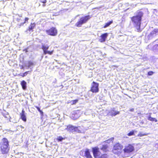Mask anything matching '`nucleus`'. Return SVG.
I'll return each mask as SVG.
<instances>
[{
    "label": "nucleus",
    "instance_id": "obj_1",
    "mask_svg": "<svg viewBox=\"0 0 158 158\" xmlns=\"http://www.w3.org/2000/svg\"><path fill=\"white\" fill-rule=\"evenodd\" d=\"M0 150L2 154H7L10 151L9 142L7 139L3 138L0 142Z\"/></svg>",
    "mask_w": 158,
    "mask_h": 158
},
{
    "label": "nucleus",
    "instance_id": "obj_2",
    "mask_svg": "<svg viewBox=\"0 0 158 158\" xmlns=\"http://www.w3.org/2000/svg\"><path fill=\"white\" fill-rule=\"evenodd\" d=\"M137 14L136 15L131 17V19L132 22L136 25V26H138V28L137 29L138 31L140 32L141 21L143 13L141 11H139L137 12Z\"/></svg>",
    "mask_w": 158,
    "mask_h": 158
},
{
    "label": "nucleus",
    "instance_id": "obj_3",
    "mask_svg": "<svg viewBox=\"0 0 158 158\" xmlns=\"http://www.w3.org/2000/svg\"><path fill=\"white\" fill-rule=\"evenodd\" d=\"M123 148V145L119 143H117L114 145L112 151L114 154L119 155L122 153Z\"/></svg>",
    "mask_w": 158,
    "mask_h": 158
},
{
    "label": "nucleus",
    "instance_id": "obj_4",
    "mask_svg": "<svg viewBox=\"0 0 158 158\" xmlns=\"http://www.w3.org/2000/svg\"><path fill=\"white\" fill-rule=\"evenodd\" d=\"M91 17V16H90L89 15H87L81 17L76 23L75 24V26L77 27H81L83 24L86 23Z\"/></svg>",
    "mask_w": 158,
    "mask_h": 158
},
{
    "label": "nucleus",
    "instance_id": "obj_5",
    "mask_svg": "<svg viewBox=\"0 0 158 158\" xmlns=\"http://www.w3.org/2000/svg\"><path fill=\"white\" fill-rule=\"evenodd\" d=\"M48 35L52 36H56L58 33L57 29L55 27H52L45 31Z\"/></svg>",
    "mask_w": 158,
    "mask_h": 158
},
{
    "label": "nucleus",
    "instance_id": "obj_6",
    "mask_svg": "<svg viewBox=\"0 0 158 158\" xmlns=\"http://www.w3.org/2000/svg\"><path fill=\"white\" fill-rule=\"evenodd\" d=\"M99 84L94 81H93L91 84L90 91L93 93H97L99 92Z\"/></svg>",
    "mask_w": 158,
    "mask_h": 158
},
{
    "label": "nucleus",
    "instance_id": "obj_7",
    "mask_svg": "<svg viewBox=\"0 0 158 158\" xmlns=\"http://www.w3.org/2000/svg\"><path fill=\"white\" fill-rule=\"evenodd\" d=\"M92 150L94 157L95 158H99L102 154L99 148L97 147H94L92 148Z\"/></svg>",
    "mask_w": 158,
    "mask_h": 158
},
{
    "label": "nucleus",
    "instance_id": "obj_8",
    "mask_svg": "<svg viewBox=\"0 0 158 158\" xmlns=\"http://www.w3.org/2000/svg\"><path fill=\"white\" fill-rule=\"evenodd\" d=\"M124 153H130L134 150V147L131 144H128L127 145L125 146L123 149Z\"/></svg>",
    "mask_w": 158,
    "mask_h": 158
},
{
    "label": "nucleus",
    "instance_id": "obj_9",
    "mask_svg": "<svg viewBox=\"0 0 158 158\" xmlns=\"http://www.w3.org/2000/svg\"><path fill=\"white\" fill-rule=\"evenodd\" d=\"M49 48V46H46L45 45H42L41 48L43 51L44 54L45 55L48 54L50 55H51L53 54L54 50H53L51 51H48Z\"/></svg>",
    "mask_w": 158,
    "mask_h": 158
},
{
    "label": "nucleus",
    "instance_id": "obj_10",
    "mask_svg": "<svg viewBox=\"0 0 158 158\" xmlns=\"http://www.w3.org/2000/svg\"><path fill=\"white\" fill-rule=\"evenodd\" d=\"M80 116V114L78 111H76L74 112L71 115V118L75 120L78 118Z\"/></svg>",
    "mask_w": 158,
    "mask_h": 158
},
{
    "label": "nucleus",
    "instance_id": "obj_11",
    "mask_svg": "<svg viewBox=\"0 0 158 158\" xmlns=\"http://www.w3.org/2000/svg\"><path fill=\"white\" fill-rule=\"evenodd\" d=\"M108 36V33H105L102 34L100 35V39H99V42L101 43L105 42Z\"/></svg>",
    "mask_w": 158,
    "mask_h": 158
},
{
    "label": "nucleus",
    "instance_id": "obj_12",
    "mask_svg": "<svg viewBox=\"0 0 158 158\" xmlns=\"http://www.w3.org/2000/svg\"><path fill=\"white\" fill-rule=\"evenodd\" d=\"M158 32V29H154L148 35V39H151L154 36V35H156L157 33Z\"/></svg>",
    "mask_w": 158,
    "mask_h": 158
},
{
    "label": "nucleus",
    "instance_id": "obj_13",
    "mask_svg": "<svg viewBox=\"0 0 158 158\" xmlns=\"http://www.w3.org/2000/svg\"><path fill=\"white\" fill-rule=\"evenodd\" d=\"M35 26L36 24L35 23H31L26 31L32 32L33 31V29L35 27Z\"/></svg>",
    "mask_w": 158,
    "mask_h": 158
},
{
    "label": "nucleus",
    "instance_id": "obj_14",
    "mask_svg": "<svg viewBox=\"0 0 158 158\" xmlns=\"http://www.w3.org/2000/svg\"><path fill=\"white\" fill-rule=\"evenodd\" d=\"M109 146L107 144H103L102 145L100 149L104 152H109Z\"/></svg>",
    "mask_w": 158,
    "mask_h": 158
},
{
    "label": "nucleus",
    "instance_id": "obj_15",
    "mask_svg": "<svg viewBox=\"0 0 158 158\" xmlns=\"http://www.w3.org/2000/svg\"><path fill=\"white\" fill-rule=\"evenodd\" d=\"M120 113L119 111H116L114 109L112 110L109 112L110 115L112 116H115Z\"/></svg>",
    "mask_w": 158,
    "mask_h": 158
},
{
    "label": "nucleus",
    "instance_id": "obj_16",
    "mask_svg": "<svg viewBox=\"0 0 158 158\" xmlns=\"http://www.w3.org/2000/svg\"><path fill=\"white\" fill-rule=\"evenodd\" d=\"M74 126L72 125H69L67 126L66 129L70 132H73L74 131Z\"/></svg>",
    "mask_w": 158,
    "mask_h": 158
},
{
    "label": "nucleus",
    "instance_id": "obj_17",
    "mask_svg": "<svg viewBox=\"0 0 158 158\" xmlns=\"http://www.w3.org/2000/svg\"><path fill=\"white\" fill-rule=\"evenodd\" d=\"M85 156L87 158H92V157L91 155L89 150L88 149H85Z\"/></svg>",
    "mask_w": 158,
    "mask_h": 158
},
{
    "label": "nucleus",
    "instance_id": "obj_18",
    "mask_svg": "<svg viewBox=\"0 0 158 158\" xmlns=\"http://www.w3.org/2000/svg\"><path fill=\"white\" fill-rule=\"evenodd\" d=\"M83 129L80 126L75 127H74V132H75L78 133H81Z\"/></svg>",
    "mask_w": 158,
    "mask_h": 158
},
{
    "label": "nucleus",
    "instance_id": "obj_19",
    "mask_svg": "<svg viewBox=\"0 0 158 158\" xmlns=\"http://www.w3.org/2000/svg\"><path fill=\"white\" fill-rule=\"evenodd\" d=\"M21 118L24 122H26L27 118L25 114V111L23 110H22L21 113L20 114Z\"/></svg>",
    "mask_w": 158,
    "mask_h": 158
},
{
    "label": "nucleus",
    "instance_id": "obj_20",
    "mask_svg": "<svg viewBox=\"0 0 158 158\" xmlns=\"http://www.w3.org/2000/svg\"><path fill=\"white\" fill-rule=\"evenodd\" d=\"M26 82L24 80L22 81L21 82V85L23 90H25L26 89Z\"/></svg>",
    "mask_w": 158,
    "mask_h": 158
},
{
    "label": "nucleus",
    "instance_id": "obj_21",
    "mask_svg": "<svg viewBox=\"0 0 158 158\" xmlns=\"http://www.w3.org/2000/svg\"><path fill=\"white\" fill-rule=\"evenodd\" d=\"M99 158H110L109 155L107 153L102 154Z\"/></svg>",
    "mask_w": 158,
    "mask_h": 158
},
{
    "label": "nucleus",
    "instance_id": "obj_22",
    "mask_svg": "<svg viewBox=\"0 0 158 158\" xmlns=\"http://www.w3.org/2000/svg\"><path fill=\"white\" fill-rule=\"evenodd\" d=\"M113 23V21L111 20V21L106 23L103 26V28H105L108 27H109L111 24Z\"/></svg>",
    "mask_w": 158,
    "mask_h": 158
},
{
    "label": "nucleus",
    "instance_id": "obj_23",
    "mask_svg": "<svg viewBox=\"0 0 158 158\" xmlns=\"http://www.w3.org/2000/svg\"><path fill=\"white\" fill-rule=\"evenodd\" d=\"M148 119L150 121H155L156 122H157V120L155 118L152 117L150 115H149L148 118Z\"/></svg>",
    "mask_w": 158,
    "mask_h": 158
},
{
    "label": "nucleus",
    "instance_id": "obj_24",
    "mask_svg": "<svg viewBox=\"0 0 158 158\" xmlns=\"http://www.w3.org/2000/svg\"><path fill=\"white\" fill-rule=\"evenodd\" d=\"M135 135V131L132 130L127 134V135L128 136H131Z\"/></svg>",
    "mask_w": 158,
    "mask_h": 158
},
{
    "label": "nucleus",
    "instance_id": "obj_25",
    "mask_svg": "<svg viewBox=\"0 0 158 158\" xmlns=\"http://www.w3.org/2000/svg\"><path fill=\"white\" fill-rule=\"evenodd\" d=\"M35 107L37 109L38 111L40 112L41 115L43 116L44 115L43 112L42 110H41L40 108L37 106H35Z\"/></svg>",
    "mask_w": 158,
    "mask_h": 158
},
{
    "label": "nucleus",
    "instance_id": "obj_26",
    "mask_svg": "<svg viewBox=\"0 0 158 158\" xmlns=\"http://www.w3.org/2000/svg\"><path fill=\"white\" fill-rule=\"evenodd\" d=\"M64 139V138H63L61 136H59L56 138V139L58 142L61 141L63 140Z\"/></svg>",
    "mask_w": 158,
    "mask_h": 158
},
{
    "label": "nucleus",
    "instance_id": "obj_27",
    "mask_svg": "<svg viewBox=\"0 0 158 158\" xmlns=\"http://www.w3.org/2000/svg\"><path fill=\"white\" fill-rule=\"evenodd\" d=\"M28 67H30L34 65V63L31 61H28Z\"/></svg>",
    "mask_w": 158,
    "mask_h": 158
},
{
    "label": "nucleus",
    "instance_id": "obj_28",
    "mask_svg": "<svg viewBox=\"0 0 158 158\" xmlns=\"http://www.w3.org/2000/svg\"><path fill=\"white\" fill-rule=\"evenodd\" d=\"M28 72H29V71H27V72H25L24 73H23L22 74H19V75L21 76L22 77H23L24 76H26L27 75V74L28 73Z\"/></svg>",
    "mask_w": 158,
    "mask_h": 158
},
{
    "label": "nucleus",
    "instance_id": "obj_29",
    "mask_svg": "<svg viewBox=\"0 0 158 158\" xmlns=\"http://www.w3.org/2000/svg\"><path fill=\"white\" fill-rule=\"evenodd\" d=\"M78 102V99H76L73 100H72L71 101V102H72L71 104L72 105L75 104L77 102Z\"/></svg>",
    "mask_w": 158,
    "mask_h": 158
},
{
    "label": "nucleus",
    "instance_id": "obj_30",
    "mask_svg": "<svg viewBox=\"0 0 158 158\" xmlns=\"http://www.w3.org/2000/svg\"><path fill=\"white\" fill-rule=\"evenodd\" d=\"M154 73V72L152 71H150L148 72V75L149 76H151Z\"/></svg>",
    "mask_w": 158,
    "mask_h": 158
},
{
    "label": "nucleus",
    "instance_id": "obj_31",
    "mask_svg": "<svg viewBox=\"0 0 158 158\" xmlns=\"http://www.w3.org/2000/svg\"><path fill=\"white\" fill-rule=\"evenodd\" d=\"M28 19H29V18H28L26 17L25 18L24 21L23 22V23L24 24V23H26L27 22Z\"/></svg>",
    "mask_w": 158,
    "mask_h": 158
},
{
    "label": "nucleus",
    "instance_id": "obj_32",
    "mask_svg": "<svg viewBox=\"0 0 158 158\" xmlns=\"http://www.w3.org/2000/svg\"><path fill=\"white\" fill-rule=\"evenodd\" d=\"M40 2L43 3H46L47 2V1L46 0H40Z\"/></svg>",
    "mask_w": 158,
    "mask_h": 158
},
{
    "label": "nucleus",
    "instance_id": "obj_33",
    "mask_svg": "<svg viewBox=\"0 0 158 158\" xmlns=\"http://www.w3.org/2000/svg\"><path fill=\"white\" fill-rule=\"evenodd\" d=\"M144 135V134H143L141 133H140L138 135V136L141 137Z\"/></svg>",
    "mask_w": 158,
    "mask_h": 158
},
{
    "label": "nucleus",
    "instance_id": "obj_34",
    "mask_svg": "<svg viewBox=\"0 0 158 158\" xmlns=\"http://www.w3.org/2000/svg\"><path fill=\"white\" fill-rule=\"evenodd\" d=\"M4 2L3 1H1L0 2V5H4Z\"/></svg>",
    "mask_w": 158,
    "mask_h": 158
},
{
    "label": "nucleus",
    "instance_id": "obj_35",
    "mask_svg": "<svg viewBox=\"0 0 158 158\" xmlns=\"http://www.w3.org/2000/svg\"><path fill=\"white\" fill-rule=\"evenodd\" d=\"M130 111H133L134 110V108H131L130 110Z\"/></svg>",
    "mask_w": 158,
    "mask_h": 158
},
{
    "label": "nucleus",
    "instance_id": "obj_36",
    "mask_svg": "<svg viewBox=\"0 0 158 158\" xmlns=\"http://www.w3.org/2000/svg\"><path fill=\"white\" fill-rule=\"evenodd\" d=\"M20 69H23V66H21L20 67Z\"/></svg>",
    "mask_w": 158,
    "mask_h": 158
},
{
    "label": "nucleus",
    "instance_id": "obj_37",
    "mask_svg": "<svg viewBox=\"0 0 158 158\" xmlns=\"http://www.w3.org/2000/svg\"><path fill=\"white\" fill-rule=\"evenodd\" d=\"M45 4V3H44L42 5V6L44 7L45 6H46V5Z\"/></svg>",
    "mask_w": 158,
    "mask_h": 158
},
{
    "label": "nucleus",
    "instance_id": "obj_38",
    "mask_svg": "<svg viewBox=\"0 0 158 158\" xmlns=\"http://www.w3.org/2000/svg\"><path fill=\"white\" fill-rule=\"evenodd\" d=\"M2 7H3L4 8L5 7V5H3V6H2Z\"/></svg>",
    "mask_w": 158,
    "mask_h": 158
},
{
    "label": "nucleus",
    "instance_id": "obj_39",
    "mask_svg": "<svg viewBox=\"0 0 158 158\" xmlns=\"http://www.w3.org/2000/svg\"><path fill=\"white\" fill-rule=\"evenodd\" d=\"M1 126H0V130L1 129Z\"/></svg>",
    "mask_w": 158,
    "mask_h": 158
},
{
    "label": "nucleus",
    "instance_id": "obj_40",
    "mask_svg": "<svg viewBox=\"0 0 158 158\" xmlns=\"http://www.w3.org/2000/svg\"><path fill=\"white\" fill-rule=\"evenodd\" d=\"M132 158V157H131V158Z\"/></svg>",
    "mask_w": 158,
    "mask_h": 158
}]
</instances>
